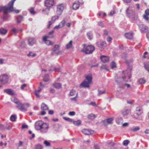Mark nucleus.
<instances>
[{
  "instance_id": "nucleus-1",
  "label": "nucleus",
  "mask_w": 149,
  "mask_h": 149,
  "mask_svg": "<svg viewBox=\"0 0 149 149\" xmlns=\"http://www.w3.org/2000/svg\"><path fill=\"white\" fill-rule=\"evenodd\" d=\"M95 48L92 45L86 46L85 45H83V48L81 51L85 54H90L92 53L94 51Z\"/></svg>"
},
{
  "instance_id": "nucleus-2",
  "label": "nucleus",
  "mask_w": 149,
  "mask_h": 149,
  "mask_svg": "<svg viewBox=\"0 0 149 149\" xmlns=\"http://www.w3.org/2000/svg\"><path fill=\"white\" fill-rule=\"evenodd\" d=\"M132 69L131 68H130V69H127L126 70L123 72V77L122 78L124 81L126 79V77L127 76H128V78L130 79L131 78V70Z\"/></svg>"
},
{
  "instance_id": "nucleus-3",
  "label": "nucleus",
  "mask_w": 149,
  "mask_h": 149,
  "mask_svg": "<svg viewBox=\"0 0 149 149\" xmlns=\"http://www.w3.org/2000/svg\"><path fill=\"white\" fill-rule=\"evenodd\" d=\"M8 77L6 74H4L0 76V81L2 83L5 84L8 81Z\"/></svg>"
},
{
  "instance_id": "nucleus-4",
  "label": "nucleus",
  "mask_w": 149,
  "mask_h": 149,
  "mask_svg": "<svg viewBox=\"0 0 149 149\" xmlns=\"http://www.w3.org/2000/svg\"><path fill=\"white\" fill-rule=\"evenodd\" d=\"M48 128L49 126L48 124L46 123H43L42 124L41 127L40 129V131L41 132L43 133L46 132L47 131Z\"/></svg>"
},
{
  "instance_id": "nucleus-5",
  "label": "nucleus",
  "mask_w": 149,
  "mask_h": 149,
  "mask_svg": "<svg viewBox=\"0 0 149 149\" xmlns=\"http://www.w3.org/2000/svg\"><path fill=\"white\" fill-rule=\"evenodd\" d=\"M26 106L29 107V104L27 103L25 104H22L20 102V104L18 105L17 107L22 111H25L26 110V109L25 108V107Z\"/></svg>"
},
{
  "instance_id": "nucleus-6",
  "label": "nucleus",
  "mask_w": 149,
  "mask_h": 149,
  "mask_svg": "<svg viewBox=\"0 0 149 149\" xmlns=\"http://www.w3.org/2000/svg\"><path fill=\"white\" fill-rule=\"evenodd\" d=\"M54 3L53 0H47L45 3V6L49 8L52 7L53 6Z\"/></svg>"
},
{
  "instance_id": "nucleus-7",
  "label": "nucleus",
  "mask_w": 149,
  "mask_h": 149,
  "mask_svg": "<svg viewBox=\"0 0 149 149\" xmlns=\"http://www.w3.org/2000/svg\"><path fill=\"white\" fill-rule=\"evenodd\" d=\"M82 132L85 134L90 135L94 133V131L91 130L85 129L82 130Z\"/></svg>"
},
{
  "instance_id": "nucleus-8",
  "label": "nucleus",
  "mask_w": 149,
  "mask_h": 149,
  "mask_svg": "<svg viewBox=\"0 0 149 149\" xmlns=\"http://www.w3.org/2000/svg\"><path fill=\"white\" fill-rule=\"evenodd\" d=\"M4 91L8 94L11 95H15L14 91L10 89H5L4 90Z\"/></svg>"
},
{
  "instance_id": "nucleus-9",
  "label": "nucleus",
  "mask_w": 149,
  "mask_h": 149,
  "mask_svg": "<svg viewBox=\"0 0 149 149\" xmlns=\"http://www.w3.org/2000/svg\"><path fill=\"white\" fill-rule=\"evenodd\" d=\"M91 83H89V81H84L80 85V86L84 87H89V84Z\"/></svg>"
},
{
  "instance_id": "nucleus-10",
  "label": "nucleus",
  "mask_w": 149,
  "mask_h": 149,
  "mask_svg": "<svg viewBox=\"0 0 149 149\" xmlns=\"http://www.w3.org/2000/svg\"><path fill=\"white\" fill-rule=\"evenodd\" d=\"M126 12L129 16L132 17V18L135 19V17H133L135 16V14L133 11L130 10L128 8Z\"/></svg>"
},
{
  "instance_id": "nucleus-11",
  "label": "nucleus",
  "mask_w": 149,
  "mask_h": 149,
  "mask_svg": "<svg viewBox=\"0 0 149 149\" xmlns=\"http://www.w3.org/2000/svg\"><path fill=\"white\" fill-rule=\"evenodd\" d=\"M100 59L101 61L104 63L107 62L109 60V58L107 56L104 55L101 56Z\"/></svg>"
},
{
  "instance_id": "nucleus-12",
  "label": "nucleus",
  "mask_w": 149,
  "mask_h": 149,
  "mask_svg": "<svg viewBox=\"0 0 149 149\" xmlns=\"http://www.w3.org/2000/svg\"><path fill=\"white\" fill-rule=\"evenodd\" d=\"M14 3L10 2L8 5V8L9 12H11L14 11L13 7V5Z\"/></svg>"
},
{
  "instance_id": "nucleus-13",
  "label": "nucleus",
  "mask_w": 149,
  "mask_h": 149,
  "mask_svg": "<svg viewBox=\"0 0 149 149\" xmlns=\"http://www.w3.org/2000/svg\"><path fill=\"white\" fill-rule=\"evenodd\" d=\"M52 50L54 53L58 54L59 53L58 46L56 45H55L52 49Z\"/></svg>"
},
{
  "instance_id": "nucleus-14",
  "label": "nucleus",
  "mask_w": 149,
  "mask_h": 149,
  "mask_svg": "<svg viewBox=\"0 0 149 149\" xmlns=\"http://www.w3.org/2000/svg\"><path fill=\"white\" fill-rule=\"evenodd\" d=\"M85 77L88 81H89V83H92V77L91 74H90L86 75Z\"/></svg>"
},
{
  "instance_id": "nucleus-15",
  "label": "nucleus",
  "mask_w": 149,
  "mask_h": 149,
  "mask_svg": "<svg viewBox=\"0 0 149 149\" xmlns=\"http://www.w3.org/2000/svg\"><path fill=\"white\" fill-rule=\"evenodd\" d=\"M42 123L40 122H37L36 124V128L38 130H40L41 127L42 125Z\"/></svg>"
},
{
  "instance_id": "nucleus-16",
  "label": "nucleus",
  "mask_w": 149,
  "mask_h": 149,
  "mask_svg": "<svg viewBox=\"0 0 149 149\" xmlns=\"http://www.w3.org/2000/svg\"><path fill=\"white\" fill-rule=\"evenodd\" d=\"M2 11L4 14H6L9 12L8 8L6 6H2Z\"/></svg>"
},
{
  "instance_id": "nucleus-17",
  "label": "nucleus",
  "mask_w": 149,
  "mask_h": 149,
  "mask_svg": "<svg viewBox=\"0 0 149 149\" xmlns=\"http://www.w3.org/2000/svg\"><path fill=\"white\" fill-rule=\"evenodd\" d=\"M53 86L57 89H59L61 87V84L59 83L55 82L53 84Z\"/></svg>"
},
{
  "instance_id": "nucleus-18",
  "label": "nucleus",
  "mask_w": 149,
  "mask_h": 149,
  "mask_svg": "<svg viewBox=\"0 0 149 149\" xmlns=\"http://www.w3.org/2000/svg\"><path fill=\"white\" fill-rule=\"evenodd\" d=\"M125 37L128 39H131L133 38V34L132 33H126L125 34Z\"/></svg>"
},
{
  "instance_id": "nucleus-19",
  "label": "nucleus",
  "mask_w": 149,
  "mask_h": 149,
  "mask_svg": "<svg viewBox=\"0 0 149 149\" xmlns=\"http://www.w3.org/2000/svg\"><path fill=\"white\" fill-rule=\"evenodd\" d=\"M63 8L64 7L62 5H58L57 7V11L61 13L63 10Z\"/></svg>"
},
{
  "instance_id": "nucleus-20",
  "label": "nucleus",
  "mask_w": 149,
  "mask_h": 149,
  "mask_svg": "<svg viewBox=\"0 0 149 149\" xmlns=\"http://www.w3.org/2000/svg\"><path fill=\"white\" fill-rule=\"evenodd\" d=\"M7 32V30L6 29L1 28L0 29V33L1 34H5Z\"/></svg>"
},
{
  "instance_id": "nucleus-21",
  "label": "nucleus",
  "mask_w": 149,
  "mask_h": 149,
  "mask_svg": "<svg viewBox=\"0 0 149 149\" xmlns=\"http://www.w3.org/2000/svg\"><path fill=\"white\" fill-rule=\"evenodd\" d=\"M79 6V4L78 3H74L73 5V8L74 10L77 9Z\"/></svg>"
},
{
  "instance_id": "nucleus-22",
  "label": "nucleus",
  "mask_w": 149,
  "mask_h": 149,
  "mask_svg": "<svg viewBox=\"0 0 149 149\" xmlns=\"http://www.w3.org/2000/svg\"><path fill=\"white\" fill-rule=\"evenodd\" d=\"M72 41H70V42L66 45V48L68 49L71 48L72 47Z\"/></svg>"
},
{
  "instance_id": "nucleus-23",
  "label": "nucleus",
  "mask_w": 149,
  "mask_h": 149,
  "mask_svg": "<svg viewBox=\"0 0 149 149\" xmlns=\"http://www.w3.org/2000/svg\"><path fill=\"white\" fill-rule=\"evenodd\" d=\"M96 117V116L95 114H91L88 115V118L90 119H93Z\"/></svg>"
},
{
  "instance_id": "nucleus-24",
  "label": "nucleus",
  "mask_w": 149,
  "mask_h": 149,
  "mask_svg": "<svg viewBox=\"0 0 149 149\" xmlns=\"http://www.w3.org/2000/svg\"><path fill=\"white\" fill-rule=\"evenodd\" d=\"M41 108L43 110H46L48 109L47 105L44 103H42V104Z\"/></svg>"
},
{
  "instance_id": "nucleus-25",
  "label": "nucleus",
  "mask_w": 149,
  "mask_h": 149,
  "mask_svg": "<svg viewBox=\"0 0 149 149\" xmlns=\"http://www.w3.org/2000/svg\"><path fill=\"white\" fill-rule=\"evenodd\" d=\"M49 80V76L47 74H46L43 78V80L44 81L47 82Z\"/></svg>"
},
{
  "instance_id": "nucleus-26",
  "label": "nucleus",
  "mask_w": 149,
  "mask_h": 149,
  "mask_svg": "<svg viewBox=\"0 0 149 149\" xmlns=\"http://www.w3.org/2000/svg\"><path fill=\"white\" fill-rule=\"evenodd\" d=\"M130 111L128 109L125 110L122 112V113L124 116L127 115L128 114Z\"/></svg>"
},
{
  "instance_id": "nucleus-27",
  "label": "nucleus",
  "mask_w": 149,
  "mask_h": 149,
  "mask_svg": "<svg viewBox=\"0 0 149 149\" xmlns=\"http://www.w3.org/2000/svg\"><path fill=\"white\" fill-rule=\"evenodd\" d=\"M16 118V116L15 115H13L11 116L10 118V120L12 121H15Z\"/></svg>"
},
{
  "instance_id": "nucleus-28",
  "label": "nucleus",
  "mask_w": 149,
  "mask_h": 149,
  "mask_svg": "<svg viewBox=\"0 0 149 149\" xmlns=\"http://www.w3.org/2000/svg\"><path fill=\"white\" fill-rule=\"evenodd\" d=\"M23 17L21 16H19L17 18V22L18 23H19L23 19Z\"/></svg>"
},
{
  "instance_id": "nucleus-29",
  "label": "nucleus",
  "mask_w": 149,
  "mask_h": 149,
  "mask_svg": "<svg viewBox=\"0 0 149 149\" xmlns=\"http://www.w3.org/2000/svg\"><path fill=\"white\" fill-rule=\"evenodd\" d=\"M138 82L140 84H143L145 83L146 80L143 79H141L139 80Z\"/></svg>"
},
{
  "instance_id": "nucleus-30",
  "label": "nucleus",
  "mask_w": 149,
  "mask_h": 149,
  "mask_svg": "<svg viewBox=\"0 0 149 149\" xmlns=\"http://www.w3.org/2000/svg\"><path fill=\"white\" fill-rule=\"evenodd\" d=\"M73 123L74 125H78L81 124V121L79 120H78L77 121H74Z\"/></svg>"
},
{
  "instance_id": "nucleus-31",
  "label": "nucleus",
  "mask_w": 149,
  "mask_h": 149,
  "mask_svg": "<svg viewBox=\"0 0 149 149\" xmlns=\"http://www.w3.org/2000/svg\"><path fill=\"white\" fill-rule=\"evenodd\" d=\"M13 101L15 104L18 105L19 104H20V102L17 99V98H14V99L13 100Z\"/></svg>"
},
{
  "instance_id": "nucleus-32",
  "label": "nucleus",
  "mask_w": 149,
  "mask_h": 149,
  "mask_svg": "<svg viewBox=\"0 0 149 149\" xmlns=\"http://www.w3.org/2000/svg\"><path fill=\"white\" fill-rule=\"evenodd\" d=\"M28 41L30 45H32L34 43L33 39L32 38H30L29 39Z\"/></svg>"
},
{
  "instance_id": "nucleus-33",
  "label": "nucleus",
  "mask_w": 149,
  "mask_h": 149,
  "mask_svg": "<svg viewBox=\"0 0 149 149\" xmlns=\"http://www.w3.org/2000/svg\"><path fill=\"white\" fill-rule=\"evenodd\" d=\"M70 95L71 96H74L75 95L77 96V94L74 91L72 90L70 93Z\"/></svg>"
},
{
  "instance_id": "nucleus-34",
  "label": "nucleus",
  "mask_w": 149,
  "mask_h": 149,
  "mask_svg": "<svg viewBox=\"0 0 149 149\" xmlns=\"http://www.w3.org/2000/svg\"><path fill=\"white\" fill-rule=\"evenodd\" d=\"M113 120V118H109L107 119V122L108 124H111Z\"/></svg>"
},
{
  "instance_id": "nucleus-35",
  "label": "nucleus",
  "mask_w": 149,
  "mask_h": 149,
  "mask_svg": "<svg viewBox=\"0 0 149 149\" xmlns=\"http://www.w3.org/2000/svg\"><path fill=\"white\" fill-rule=\"evenodd\" d=\"M111 68H114L116 67V65L115 63L114 62H112L111 64Z\"/></svg>"
},
{
  "instance_id": "nucleus-36",
  "label": "nucleus",
  "mask_w": 149,
  "mask_h": 149,
  "mask_svg": "<svg viewBox=\"0 0 149 149\" xmlns=\"http://www.w3.org/2000/svg\"><path fill=\"white\" fill-rule=\"evenodd\" d=\"M35 149H42V147L41 145L40 144L36 145L35 147Z\"/></svg>"
},
{
  "instance_id": "nucleus-37",
  "label": "nucleus",
  "mask_w": 149,
  "mask_h": 149,
  "mask_svg": "<svg viewBox=\"0 0 149 149\" xmlns=\"http://www.w3.org/2000/svg\"><path fill=\"white\" fill-rule=\"evenodd\" d=\"M36 55V54L35 53H33L31 52H30L29 53V54H28L27 56H32V57H34Z\"/></svg>"
},
{
  "instance_id": "nucleus-38",
  "label": "nucleus",
  "mask_w": 149,
  "mask_h": 149,
  "mask_svg": "<svg viewBox=\"0 0 149 149\" xmlns=\"http://www.w3.org/2000/svg\"><path fill=\"white\" fill-rule=\"evenodd\" d=\"M129 143V141L128 140H125L123 142V144L125 146H127Z\"/></svg>"
},
{
  "instance_id": "nucleus-39",
  "label": "nucleus",
  "mask_w": 149,
  "mask_h": 149,
  "mask_svg": "<svg viewBox=\"0 0 149 149\" xmlns=\"http://www.w3.org/2000/svg\"><path fill=\"white\" fill-rule=\"evenodd\" d=\"M140 129L139 127H137L135 128L131 129V131L133 132H134L139 130Z\"/></svg>"
},
{
  "instance_id": "nucleus-40",
  "label": "nucleus",
  "mask_w": 149,
  "mask_h": 149,
  "mask_svg": "<svg viewBox=\"0 0 149 149\" xmlns=\"http://www.w3.org/2000/svg\"><path fill=\"white\" fill-rule=\"evenodd\" d=\"M63 119L66 120H67V121H68L69 122H72L73 121V120L69 118H67V117H63Z\"/></svg>"
},
{
  "instance_id": "nucleus-41",
  "label": "nucleus",
  "mask_w": 149,
  "mask_h": 149,
  "mask_svg": "<svg viewBox=\"0 0 149 149\" xmlns=\"http://www.w3.org/2000/svg\"><path fill=\"white\" fill-rule=\"evenodd\" d=\"M30 12L32 14H34L36 13V12L34 11L33 8H31L30 9Z\"/></svg>"
},
{
  "instance_id": "nucleus-42",
  "label": "nucleus",
  "mask_w": 149,
  "mask_h": 149,
  "mask_svg": "<svg viewBox=\"0 0 149 149\" xmlns=\"http://www.w3.org/2000/svg\"><path fill=\"white\" fill-rule=\"evenodd\" d=\"M46 44L48 45H53V44L49 40H48L45 42Z\"/></svg>"
},
{
  "instance_id": "nucleus-43",
  "label": "nucleus",
  "mask_w": 149,
  "mask_h": 149,
  "mask_svg": "<svg viewBox=\"0 0 149 149\" xmlns=\"http://www.w3.org/2000/svg\"><path fill=\"white\" fill-rule=\"evenodd\" d=\"M44 143L46 146H50V143L47 141H44Z\"/></svg>"
},
{
  "instance_id": "nucleus-44",
  "label": "nucleus",
  "mask_w": 149,
  "mask_h": 149,
  "mask_svg": "<svg viewBox=\"0 0 149 149\" xmlns=\"http://www.w3.org/2000/svg\"><path fill=\"white\" fill-rule=\"evenodd\" d=\"M65 23V21L64 20L62 21L61 23L60 24H61V27H63Z\"/></svg>"
},
{
  "instance_id": "nucleus-45",
  "label": "nucleus",
  "mask_w": 149,
  "mask_h": 149,
  "mask_svg": "<svg viewBox=\"0 0 149 149\" xmlns=\"http://www.w3.org/2000/svg\"><path fill=\"white\" fill-rule=\"evenodd\" d=\"M148 15H144L143 16V18L146 20H148L149 19V18L148 16Z\"/></svg>"
},
{
  "instance_id": "nucleus-46",
  "label": "nucleus",
  "mask_w": 149,
  "mask_h": 149,
  "mask_svg": "<svg viewBox=\"0 0 149 149\" xmlns=\"http://www.w3.org/2000/svg\"><path fill=\"white\" fill-rule=\"evenodd\" d=\"M58 17L57 16L53 17L52 18V20L54 21H55L56 19H58Z\"/></svg>"
},
{
  "instance_id": "nucleus-47",
  "label": "nucleus",
  "mask_w": 149,
  "mask_h": 149,
  "mask_svg": "<svg viewBox=\"0 0 149 149\" xmlns=\"http://www.w3.org/2000/svg\"><path fill=\"white\" fill-rule=\"evenodd\" d=\"M145 67L146 69L149 72V64L145 65Z\"/></svg>"
},
{
  "instance_id": "nucleus-48",
  "label": "nucleus",
  "mask_w": 149,
  "mask_h": 149,
  "mask_svg": "<svg viewBox=\"0 0 149 149\" xmlns=\"http://www.w3.org/2000/svg\"><path fill=\"white\" fill-rule=\"evenodd\" d=\"M69 114L70 116H74L75 114V112L74 111L70 112Z\"/></svg>"
},
{
  "instance_id": "nucleus-49",
  "label": "nucleus",
  "mask_w": 149,
  "mask_h": 149,
  "mask_svg": "<svg viewBox=\"0 0 149 149\" xmlns=\"http://www.w3.org/2000/svg\"><path fill=\"white\" fill-rule=\"evenodd\" d=\"M145 15H149V9H147L145 11Z\"/></svg>"
},
{
  "instance_id": "nucleus-50",
  "label": "nucleus",
  "mask_w": 149,
  "mask_h": 149,
  "mask_svg": "<svg viewBox=\"0 0 149 149\" xmlns=\"http://www.w3.org/2000/svg\"><path fill=\"white\" fill-rule=\"evenodd\" d=\"M28 127V126L26 125H23L22 127V129L24 128H27Z\"/></svg>"
},
{
  "instance_id": "nucleus-51",
  "label": "nucleus",
  "mask_w": 149,
  "mask_h": 149,
  "mask_svg": "<svg viewBox=\"0 0 149 149\" xmlns=\"http://www.w3.org/2000/svg\"><path fill=\"white\" fill-rule=\"evenodd\" d=\"M48 38V37L45 36H44L43 38V40L45 42L47 40V38Z\"/></svg>"
},
{
  "instance_id": "nucleus-52",
  "label": "nucleus",
  "mask_w": 149,
  "mask_h": 149,
  "mask_svg": "<svg viewBox=\"0 0 149 149\" xmlns=\"http://www.w3.org/2000/svg\"><path fill=\"white\" fill-rule=\"evenodd\" d=\"M61 27H61V24H59L58 25L55 26L54 28V29H58L60 28Z\"/></svg>"
},
{
  "instance_id": "nucleus-53",
  "label": "nucleus",
  "mask_w": 149,
  "mask_h": 149,
  "mask_svg": "<svg viewBox=\"0 0 149 149\" xmlns=\"http://www.w3.org/2000/svg\"><path fill=\"white\" fill-rule=\"evenodd\" d=\"M90 104L94 106L97 107V106L96 105L95 102H92Z\"/></svg>"
},
{
  "instance_id": "nucleus-54",
  "label": "nucleus",
  "mask_w": 149,
  "mask_h": 149,
  "mask_svg": "<svg viewBox=\"0 0 149 149\" xmlns=\"http://www.w3.org/2000/svg\"><path fill=\"white\" fill-rule=\"evenodd\" d=\"M141 114V113H140L139 114H138V113H136L134 115V117L135 118H137L138 117V116L139 115Z\"/></svg>"
},
{
  "instance_id": "nucleus-55",
  "label": "nucleus",
  "mask_w": 149,
  "mask_h": 149,
  "mask_svg": "<svg viewBox=\"0 0 149 149\" xmlns=\"http://www.w3.org/2000/svg\"><path fill=\"white\" fill-rule=\"evenodd\" d=\"M35 94L37 97H40L39 93L38 91H35Z\"/></svg>"
},
{
  "instance_id": "nucleus-56",
  "label": "nucleus",
  "mask_w": 149,
  "mask_h": 149,
  "mask_svg": "<svg viewBox=\"0 0 149 149\" xmlns=\"http://www.w3.org/2000/svg\"><path fill=\"white\" fill-rule=\"evenodd\" d=\"M26 86L27 85L26 84H23L21 87V89L22 90L24 89V88L26 87Z\"/></svg>"
},
{
  "instance_id": "nucleus-57",
  "label": "nucleus",
  "mask_w": 149,
  "mask_h": 149,
  "mask_svg": "<svg viewBox=\"0 0 149 149\" xmlns=\"http://www.w3.org/2000/svg\"><path fill=\"white\" fill-rule=\"evenodd\" d=\"M112 40V38L109 36H108L107 38V40L108 42H110Z\"/></svg>"
},
{
  "instance_id": "nucleus-58",
  "label": "nucleus",
  "mask_w": 149,
  "mask_h": 149,
  "mask_svg": "<svg viewBox=\"0 0 149 149\" xmlns=\"http://www.w3.org/2000/svg\"><path fill=\"white\" fill-rule=\"evenodd\" d=\"M50 91L51 93H54L55 92V91L54 89L53 88H51L50 90Z\"/></svg>"
},
{
  "instance_id": "nucleus-59",
  "label": "nucleus",
  "mask_w": 149,
  "mask_h": 149,
  "mask_svg": "<svg viewBox=\"0 0 149 149\" xmlns=\"http://www.w3.org/2000/svg\"><path fill=\"white\" fill-rule=\"evenodd\" d=\"M128 125V123H124L123 124V127H125L126 126H127Z\"/></svg>"
},
{
  "instance_id": "nucleus-60",
  "label": "nucleus",
  "mask_w": 149,
  "mask_h": 149,
  "mask_svg": "<svg viewBox=\"0 0 149 149\" xmlns=\"http://www.w3.org/2000/svg\"><path fill=\"white\" fill-rule=\"evenodd\" d=\"M106 44V43L104 42H102L101 43H100V45L102 47L104 45Z\"/></svg>"
},
{
  "instance_id": "nucleus-61",
  "label": "nucleus",
  "mask_w": 149,
  "mask_h": 149,
  "mask_svg": "<svg viewBox=\"0 0 149 149\" xmlns=\"http://www.w3.org/2000/svg\"><path fill=\"white\" fill-rule=\"evenodd\" d=\"M44 110H43L42 111L41 113V115H44L46 113V112L44 111Z\"/></svg>"
},
{
  "instance_id": "nucleus-62",
  "label": "nucleus",
  "mask_w": 149,
  "mask_h": 149,
  "mask_svg": "<svg viewBox=\"0 0 149 149\" xmlns=\"http://www.w3.org/2000/svg\"><path fill=\"white\" fill-rule=\"evenodd\" d=\"M49 113L50 114H52L54 113V111L52 110H50L49 111Z\"/></svg>"
},
{
  "instance_id": "nucleus-63",
  "label": "nucleus",
  "mask_w": 149,
  "mask_h": 149,
  "mask_svg": "<svg viewBox=\"0 0 149 149\" xmlns=\"http://www.w3.org/2000/svg\"><path fill=\"white\" fill-rule=\"evenodd\" d=\"M54 32V30H52L51 31L49 32V35H52V34H53Z\"/></svg>"
},
{
  "instance_id": "nucleus-64",
  "label": "nucleus",
  "mask_w": 149,
  "mask_h": 149,
  "mask_svg": "<svg viewBox=\"0 0 149 149\" xmlns=\"http://www.w3.org/2000/svg\"><path fill=\"white\" fill-rule=\"evenodd\" d=\"M14 33H16L17 32L16 29H13L11 30Z\"/></svg>"
}]
</instances>
